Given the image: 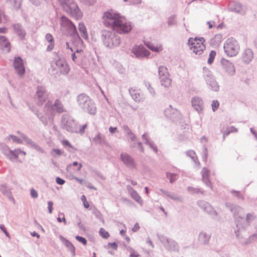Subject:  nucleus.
I'll list each match as a JSON object with an SVG mask.
<instances>
[{"mask_svg": "<svg viewBox=\"0 0 257 257\" xmlns=\"http://www.w3.org/2000/svg\"><path fill=\"white\" fill-rule=\"evenodd\" d=\"M25 72V68L24 66L23 60L20 57H17V74L22 77Z\"/></svg>", "mask_w": 257, "mask_h": 257, "instance_id": "2f4dec72", "label": "nucleus"}, {"mask_svg": "<svg viewBox=\"0 0 257 257\" xmlns=\"http://www.w3.org/2000/svg\"><path fill=\"white\" fill-rule=\"evenodd\" d=\"M121 161H133L131 157L125 153H122L121 154Z\"/></svg>", "mask_w": 257, "mask_h": 257, "instance_id": "6e6d98bb", "label": "nucleus"}, {"mask_svg": "<svg viewBox=\"0 0 257 257\" xmlns=\"http://www.w3.org/2000/svg\"><path fill=\"white\" fill-rule=\"evenodd\" d=\"M186 155L189 157L192 161H196L197 159V157L193 150H190L186 152Z\"/></svg>", "mask_w": 257, "mask_h": 257, "instance_id": "8fccbe9b", "label": "nucleus"}, {"mask_svg": "<svg viewBox=\"0 0 257 257\" xmlns=\"http://www.w3.org/2000/svg\"><path fill=\"white\" fill-rule=\"evenodd\" d=\"M49 95V92L45 87L39 85L37 87L36 91L34 95V100L38 105H42L48 99Z\"/></svg>", "mask_w": 257, "mask_h": 257, "instance_id": "ddd939ff", "label": "nucleus"}, {"mask_svg": "<svg viewBox=\"0 0 257 257\" xmlns=\"http://www.w3.org/2000/svg\"><path fill=\"white\" fill-rule=\"evenodd\" d=\"M208 156V151L207 148L204 146L203 147V151L202 154V159L204 160H206L207 159Z\"/></svg>", "mask_w": 257, "mask_h": 257, "instance_id": "0e129e2a", "label": "nucleus"}, {"mask_svg": "<svg viewBox=\"0 0 257 257\" xmlns=\"http://www.w3.org/2000/svg\"><path fill=\"white\" fill-rule=\"evenodd\" d=\"M221 64L224 71L230 76H233L235 73L234 65L232 62L224 58L221 60Z\"/></svg>", "mask_w": 257, "mask_h": 257, "instance_id": "412c9836", "label": "nucleus"}, {"mask_svg": "<svg viewBox=\"0 0 257 257\" xmlns=\"http://www.w3.org/2000/svg\"><path fill=\"white\" fill-rule=\"evenodd\" d=\"M253 58V53L250 48L245 49L242 52V60L245 64H249Z\"/></svg>", "mask_w": 257, "mask_h": 257, "instance_id": "393cba45", "label": "nucleus"}, {"mask_svg": "<svg viewBox=\"0 0 257 257\" xmlns=\"http://www.w3.org/2000/svg\"><path fill=\"white\" fill-rule=\"evenodd\" d=\"M146 87L148 88V90L149 91L150 93L152 95H154L155 94V91L154 89L151 87V85L150 83L148 82H144Z\"/></svg>", "mask_w": 257, "mask_h": 257, "instance_id": "4d7b16f0", "label": "nucleus"}, {"mask_svg": "<svg viewBox=\"0 0 257 257\" xmlns=\"http://www.w3.org/2000/svg\"><path fill=\"white\" fill-rule=\"evenodd\" d=\"M198 206L204 212L215 218L218 215V212L214 210L213 207L208 202L204 200H198L197 202Z\"/></svg>", "mask_w": 257, "mask_h": 257, "instance_id": "f3484780", "label": "nucleus"}, {"mask_svg": "<svg viewBox=\"0 0 257 257\" xmlns=\"http://www.w3.org/2000/svg\"><path fill=\"white\" fill-rule=\"evenodd\" d=\"M72 166L76 168L75 170L77 171H80L82 166V164L79 163L78 162H73Z\"/></svg>", "mask_w": 257, "mask_h": 257, "instance_id": "338daca9", "label": "nucleus"}, {"mask_svg": "<svg viewBox=\"0 0 257 257\" xmlns=\"http://www.w3.org/2000/svg\"><path fill=\"white\" fill-rule=\"evenodd\" d=\"M82 52L81 50H79L78 49H77L76 51L73 53L72 55V59L73 61H75L76 59L79 57L78 54Z\"/></svg>", "mask_w": 257, "mask_h": 257, "instance_id": "69168bd1", "label": "nucleus"}, {"mask_svg": "<svg viewBox=\"0 0 257 257\" xmlns=\"http://www.w3.org/2000/svg\"><path fill=\"white\" fill-rule=\"evenodd\" d=\"M24 142H25L27 145L37 151L43 152V149L37 143L28 138L25 135L17 132V143H23Z\"/></svg>", "mask_w": 257, "mask_h": 257, "instance_id": "dca6fc26", "label": "nucleus"}, {"mask_svg": "<svg viewBox=\"0 0 257 257\" xmlns=\"http://www.w3.org/2000/svg\"><path fill=\"white\" fill-rule=\"evenodd\" d=\"M203 77L210 89L214 91H218L219 89V85L215 80L212 73L208 69L204 70Z\"/></svg>", "mask_w": 257, "mask_h": 257, "instance_id": "4468645a", "label": "nucleus"}, {"mask_svg": "<svg viewBox=\"0 0 257 257\" xmlns=\"http://www.w3.org/2000/svg\"><path fill=\"white\" fill-rule=\"evenodd\" d=\"M60 143L67 151L70 152H74L76 150L67 140H61Z\"/></svg>", "mask_w": 257, "mask_h": 257, "instance_id": "58836bf2", "label": "nucleus"}, {"mask_svg": "<svg viewBox=\"0 0 257 257\" xmlns=\"http://www.w3.org/2000/svg\"><path fill=\"white\" fill-rule=\"evenodd\" d=\"M168 197L175 201L179 202H182L183 200V198L181 196H178L176 194L172 192H170Z\"/></svg>", "mask_w": 257, "mask_h": 257, "instance_id": "de8ad7c7", "label": "nucleus"}, {"mask_svg": "<svg viewBox=\"0 0 257 257\" xmlns=\"http://www.w3.org/2000/svg\"><path fill=\"white\" fill-rule=\"evenodd\" d=\"M192 106L199 113H201L204 108L202 99L198 97H194L191 100Z\"/></svg>", "mask_w": 257, "mask_h": 257, "instance_id": "5701e85b", "label": "nucleus"}, {"mask_svg": "<svg viewBox=\"0 0 257 257\" xmlns=\"http://www.w3.org/2000/svg\"><path fill=\"white\" fill-rule=\"evenodd\" d=\"M57 220L59 223L63 222L65 225L67 224V221L65 218L64 214L63 213L59 214V216L57 218Z\"/></svg>", "mask_w": 257, "mask_h": 257, "instance_id": "5fc2aeb1", "label": "nucleus"}, {"mask_svg": "<svg viewBox=\"0 0 257 257\" xmlns=\"http://www.w3.org/2000/svg\"><path fill=\"white\" fill-rule=\"evenodd\" d=\"M78 30L81 34V37L87 40L88 38L86 28L83 23H80L78 25Z\"/></svg>", "mask_w": 257, "mask_h": 257, "instance_id": "e433bc0d", "label": "nucleus"}, {"mask_svg": "<svg viewBox=\"0 0 257 257\" xmlns=\"http://www.w3.org/2000/svg\"><path fill=\"white\" fill-rule=\"evenodd\" d=\"M201 174L202 176V181L206 185V186L213 190L212 186L209 179L210 174V170L206 167H203Z\"/></svg>", "mask_w": 257, "mask_h": 257, "instance_id": "4be33fe9", "label": "nucleus"}, {"mask_svg": "<svg viewBox=\"0 0 257 257\" xmlns=\"http://www.w3.org/2000/svg\"><path fill=\"white\" fill-rule=\"evenodd\" d=\"M124 165L128 168L134 169L136 168V162H123Z\"/></svg>", "mask_w": 257, "mask_h": 257, "instance_id": "bf43d9fd", "label": "nucleus"}, {"mask_svg": "<svg viewBox=\"0 0 257 257\" xmlns=\"http://www.w3.org/2000/svg\"><path fill=\"white\" fill-rule=\"evenodd\" d=\"M158 73L159 77L169 76L170 75L167 68L164 66H160L159 67Z\"/></svg>", "mask_w": 257, "mask_h": 257, "instance_id": "a19ab883", "label": "nucleus"}, {"mask_svg": "<svg viewBox=\"0 0 257 257\" xmlns=\"http://www.w3.org/2000/svg\"><path fill=\"white\" fill-rule=\"evenodd\" d=\"M0 49L7 53H9L11 50L10 43L4 36H0Z\"/></svg>", "mask_w": 257, "mask_h": 257, "instance_id": "c85d7f7f", "label": "nucleus"}, {"mask_svg": "<svg viewBox=\"0 0 257 257\" xmlns=\"http://www.w3.org/2000/svg\"><path fill=\"white\" fill-rule=\"evenodd\" d=\"M124 132L127 136L131 135L133 132L127 125H123L122 126Z\"/></svg>", "mask_w": 257, "mask_h": 257, "instance_id": "680f3d73", "label": "nucleus"}, {"mask_svg": "<svg viewBox=\"0 0 257 257\" xmlns=\"http://www.w3.org/2000/svg\"><path fill=\"white\" fill-rule=\"evenodd\" d=\"M1 150L8 159L12 160L16 158V149L11 150L8 146L4 145L2 147Z\"/></svg>", "mask_w": 257, "mask_h": 257, "instance_id": "cd10ccee", "label": "nucleus"}, {"mask_svg": "<svg viewBox=\"0 0 257 257\" xmlns=\"http://www.w3.org/2000/svg\"><path fill=\"white\" fill-rule=\"evenodd\" d=\"M129 92L132 98L136 102H141L143 101L144 98L143 95L141 94L140 90L131 88L129 89Z\"/></svg>", "mask_w": 257, "mask_h": 257, "instance_id": "c756f323", "label": "nucleus"}, {"mask_svg": "<svg viewBox=\"0 0 257 257\" xmlns=\"http://www.w3.org/2000/svg\"><path fill=\"white\" fill-rule=\"evenodd\" d=\"M145 45L149 49L156 52H160L163 49L162 46H155L150 42L145 43Z\"/></svg>", "mask_w": 257, "mask_h": 257, "instance_id": "ea45409f", "label": "nucleus"}, {"mask_svg": "<svg viewBox=\"0 0 257 257\" xmlns=\"http://www.w3.org/2000/svg\"><path fill=\"white\" fill-rule=\"evenodd\" d=\"M61 126L62 129L70 133H78V125L77 122L68 114L62 116Z\"/></svg>", "mask_w": 257, "mask_h": 257, "instance_id": "0eeeda50", "label": "nucleus"}, {"mask_svg": "<svg viewBox=\"0 0 257 257\" xmlns=\"http://www.w3.org/2000/svg\"><path fill=\"white\" fill-rule=\"evenodd\" d=\"M75 239L81 243L82 244H83L84 245L87 244V241L86 239L83 236H79V235H77L75 236Z\"/></svg>", "mask_w": 257, "mask_h": 257, "instance_id": "864d4df0", "label": "nucleus"}, {"mask_svg": "<svg viewBox=\"0 0 257 257\" xmlns=\"http://www.w3.org/2000/svg\"><path fill=\"white\" fill-rule=\"evenodd\" d=\"M56 182L58 185H63L65 184V180L59 177H57L56 178Z\"/></svg>", "mask_w": 257, "mask_h": 257, "instance_id": "774afa93", "label": "nucleus"}, {"mask_svg": "<svg viewBox=\"0 0 257 257\" xmlns=\"http://www.w3.org/2000/svg\"><path fill=\"white\" fill-rule=\"evenodd\" d=\"M230 193L234 197L237 198L238 200H244V197L243 195L239 191L235 190H231L230 191Z\"/></svg>", "mask_w": 257, "mask_h": 257, "instance_id": "a18cd8bd", "label": "nucleus"}, {"mask_svg": "<svg viewBox=\"0 0 257 257\" xmlns=\"http://www.w3.org/2000/svg\"><path fill=\"white\" fill-rule=\"evenodd\" d=\"M93 141L96 144L108 146V143L105 141L104 135L98 133L93 139Z\"/></svg>", "mask_w": 257, "mask_h": 257, "instance_id": "7c9ffc66", "label": "nucleus"}, {"mask_svg": "<svg viewBox=\"0 0 257 257\" xmlns=\"http://www.w3.org/2000/svg\"><path fill=\"white\" fill-rule=\"evenodd\" d=\"M166 177L168 179H169L170 183L171 184L173 183L178 178V175L177 174L170 172H166Z\"/></svg>", "mask_w": 257, "mask_h": 257, "instance_id": "79ce46f5", "label": "nucleus"}, {"mask_svg": "<svg viewBox=\"0 0 257 257\" xmlns=\"http://www.w3.org/2000/svg\"><path fill=\"white\" fill-rule=\"evenodd\" d=\"M216 55V52L214 50H212L209 54V58L208 59L207 62L209 64H211L214 59L215 56Z\"/></svg>", "mask_w": 257, "mask_h": 257, "instance_id": "603ef678", "label": "nucleus"}, {"mask_svg": "<svg viewBox=\"0 0 257 257\" xmlns=\"http://www.w3.org/2000/svg\"><path fill=\"white\" fill-rule=\"evenodd\" d=\"M103 23L106 27H110L112 30H103L101 31V40L107 47L112 48L119 46L120 39L117 33L124 34L129 33L132 29L131 23L119 14L112 11L104 13Z\"/></svg>", "mask_w": 257, "mask_h": 257, "instance_id": "f257e3e1", "label": "nucleus"}, {"mask_svg": "<svg viewBox=\"0 0 257 257\" xmlns=\"http://www.w3.org/2000/svg\"><path fill=\"white\" fill-rule=\"evenodd\" d=\"M131 52L138 59L147 58L150 55V52L142 45L135 46Z\"/></svg>", "mask_w": 257, "mask_h": 257, "instance_id": "a211bd4d", "label": "nucleus"}, {"mask_svg": "<svg viewBox=\"0 0 257 257\" xmlns=\"http://www.w3.org/2000/svg\"><path fill=\"white\" fill-rule=\"evenodd\" d=\"M63 153L62 151L58 149H53L50 152L51 155L55 158L62 156Z\"/></svg>", "mask_w": 257, "mask_h": 257, "instance_id": "49530a36", "label": "nucleus"}, {"mask_svg": "<svg viewBox=\"0 0 257 257\" xmlns=\"http://www.w3.org/2000/svg\"><path fill=\"white\" fill-rule=\"evenodd\" d=\"M164 115L168 118L175 120L180 118V113L177 109L173 108L172 105H169L164 110Z\"/></svg>", "mask_w": 257, "mask_h": 257, "instance_id": "aec40b11", "label": "nucleus"}, {"mask_svg": "<svg viewBox=\"0 0 257 257\" xmlns=\"http://www.w3.org/2000/svg\"><path fill=\"white\" fill-rule=\"evenodd\" d=\"M30 195L32 198L36 199L38 197L37 191L34 188H31L30 190Z\"/></svg>", "mask_w": 257, "mask_h": 257, "instance_id": "052dcab7", "label": "nucleus"}, {"mask_svg": "<svg viewBox=\"0 0 257 257\" xmlns=\"http://www.w3.org/2000/svg\"><path fill=\"white\" fill-rule=\"evenodd\" d=\"M100 236L103 239H107L109 236V233L105 230L103 228H100L99 230Z\"/></svg>", "mask_w": 257, "mask_h": 257, "instance_id": "09e8293b", "label": "nucleus"}, {"mask_svg": "<svg viewBox=\"0 0 257 257\" xmlns=\"http://www.w3.org/2000/svg\"><path fill=\"white\" fill-rule=\"evenodd\" d=\"M49 104H46L43 113H39L37 110H33L45 126H51L53 124L54 113L49 110Z\"/></svg>", "mask_w": 257, "mask_h": 257, "instance_id": "6e6552de", "label": "nucleus"}, {"mask_svg": "<svg viewBox=\"0 0 257 257\" xmlns=\"http://www.w3.org/2000/svg\"><path fill=\"white\" fill-rule=\"evenodd\" d=\"M142 139L145 141V144L148 145L154 152H158V149L156 145L152 141H151L147 136L146 133L143 134L142 136Z\"/></svg>", "mask_w": 257, "mask_h": 257, "instance_id": "473e14b6", "label": "nucleus"}, {"mask_svg": "<svg viewBox=\"0 0 257 257\" xmlns=\"http://www.w3.org/2000/svg\"><path fill=\"white\" fill-rule=\"evenodd\" d=\"M59 2L64 11L71 17L77 20L82 18V13L74 0H59Z\"/></svg>", "mask_w": 257, "mask_h": 257, "instance_id": "f03ea898", "label": "nucleus"}, {"mask_svg": "<svg viewBox=\"0 0 257 257\" xmlns=\"http://www.w3.org/2000/svg\"><path fill=\"white\" fill-rule=\"evenodd\" d=\"M45 39L49 44L47 46V51H51L54 47V39L51 34H47L45 36Z\"/></svg>", "mask_w": 257, "mask_h": 257, "instance_id": "c9c22d12", "label": "nucleus"}, {"mask_svg": "<svg viewBox=\"0 0 257 257\" xmlns=\"http://www.w3.org/2000/svg\"><path fill=\"white\" fill-rule=\"evenodd\" d=\"M219 106V103L218 100H213L212 102L211 106L212 110L215 112Z\"/></svg>", "mask_w": 257, "mask_h": 257, "instance_id": "13d9d810", "label": "nucleus"}, {"mask_svg": "<svg viewBox=\"0 0 257 257\" xmlns=\"http://www.w3.org/2000/svg\"><path fill=\"white\" fill-rule=\"evenodd\" d=\"M225 53L230 57L236 56L240 49L238 42L233 38H228L224 44Z\"/></svg>", "mask_w": 257, "mask_h": 257, "instance_id": "9d476101", "label": "nucleus"}, {"mask_svg": "<svg viewBox=\"0 0 257 257\" xmlns=\"http://www.w3.org/2000/svg\"><path fill=\"white\" fill-rule=\"evenodd\" d=\"M24 142H25L27 145L37 151L43 152V149L37 143L28 138L25 135L17 132V143H23Z\"/></svg>", "mask_w": 257, "mask_h": 257, "instance_id": "2eb2a0df", "label": "nucleus"}, {"mask_svg": "<svg viewBox=\"0 0 257 257\" xmlns=\"http://www.w3.org/2000/svg\"><path fill=\"white\" fill-rule=\"evenodd\" d=\"M222 35L220 34L215 35L213 38L210 40V45L213 46H217L221 42Z\"/></svg>", "mask_w": 257, "mask_h": 257, "instance_id": "4c0bfd02", "label": "nucleus"}, {"mask_svg": "<svg viewBox=\"0 0 257 257\" xmlns=\"http://www.w3.org/2000/svg\"><path fill=\"white\" fill-rule=\"evenodd\" d=\"M175 19H176L175 15H172V16H170L168 18V22H167L168 25L170 27V26L176 25V22Z\"/></svg>", "mask_w": 257, "mask_h": 257, "instance_id": "3c124183", "label": "nucleus"}, {"mask_svg": "<svg viewBox=\"0 0 257 257\" xmlns=\"http://www.w3.org/2000/svg\"><path fill=\"white\" fill-rule=\"evenodd\" d=\"M60 25L62 27L65 29L68 34L78 43H81L82 40L79 36L75 25L65 16H62L60 18Z\"/></svg>", "mask_w": 257, "mask_h": 257, "instance_id": "39448f33", "label": "nucleus"}, {"mask_svg": "<svg viewBox=\"0 0 257 257\" xmlns=\"http://www.w3.org/2000/svg\"><path fill=\"white\" fill-rule=\"evenodd\" d=\"M205 39L201 37L197 38H190L188 41V44L190 46V48L194 54L198 55H201L205 49V46L204 44Z\"/></svg>", "mask_w": 257, "mask_h": 257, "instance_id": "1a4fd4ad", "label": "nucleus"}, {"mask_svg": "<svg viewBox=\"0 0 257 257\" xmlns=\"http://www.w3.org/2000/svg\"><path fill=\"white\" fill-rule=\"evenodd\" d=\"M128 249L130 250V257H139V254L136 252L135 250L131 247H128Z\"/></svg>", "mask_w": 257, "mask_h": 257, "instance_id": "e2e57ef3", "label": "nucleus"}, {"mask_svg": "<svg viewBox=\"0 0 257 257\" xmlns=\"http://www.w3.org/2000/svg\"><path fill=\"white\" fill-rule=\"evenodd\" d=\"M60 240L63 242L67 249L71 252L72 256L74 257L76 255L75 247L73 244L68 239L65 238L62 235L59 236Z\"/></svg>", "mask_w": 257, "mask_h": 257, "instance_id": "bb28decb", "label": "nucleus"}, {"mask_svg": "<svg viewBox=\"0 0 257 257\" xmlns=\"http://www.w3.org/2000/svg\"><path fill=\"white\" fill-rule=\"evenodd\" d=\"M77 101L79 107L84 111L90 114H95L96 111L94 102L90 98L84 93L77 96Z\"/></svg>", "mask_w": 257, "mask_h": 257, "instance_id": "20e7f679", "label": "nucleus"}, {"mask_svg": "<svg viewBox=\"0 0 257 257\" xmlns=\"http://www.w3.org/2000/svg\"><path fill=\"white\" fill-rule=\"evenodd\" d=\"M128 191L132 198L140 205H143V201L138 192L131 187L128 189Z\"/></svg>", "mask_w": 257, "mask_h": 257, "instance_id": "72a5a7b5", "label": "nucleus"}, {"mask_svg": "<svg viewBox=\"0 0 257 257\" xmlns=\"http://www.w3.org/2000/svg\"><path fill=\"white\" fill-rule=\"evenodd\" d=\"M49 70L53 74L66 75L69 73L70 68L64 58L59 57L50 62Z\"/></svg>", "mask_w": 257, "mask_h": 257, "instance_id": "7ed1b4c3", "label": "nucleus"}, {"mask_svg": "<svg viewBox=\"0 0 257 257\" xmlns=\"http://www.w3.org/2000/svg\"><path fill=\"white\" fill-rule=\"evenodd\" d=\"M228 10L230 12L243 14L244 11L242 5L238 2H231L229 3Z\"/></svg>", "mask_w": 257, "mask_h": 257, "instance_id": "b1692460", "label": "nucleus"}, {"mask_svg": "<svg viewBox=\"0 0 257 257\" xmlns=\"http://www.w3.org/2000/svg\"><path fill=\"white\" fill-rule=\"evenodd\" d=\"M46 104H49V110L53 113L54 112L61 113L66 111L63 104L59 99H56L53 104L50 101H48Z\"/></svg>", "mask_w": 257, "mask_h": 257, "instance_id": "6ab92c4d", "label": "nucleus"}, {"mask_svg": "<svg viewBox=\"0 0 257 257\" xmlns=\"http://www.w3.org/2000/svg\"><path fill=\"white\" fill-rule=\"evenodd\" d=\"M256 216L254 213H247L245 219L244 217L240 221V225L237 227V229L234 230V233L235 234L237 239L241 238L240 236V232L244 231L249 226L251 221L255 218Z\"/></svg>", "mask_w": 257, "mask_h": 257, "instance_id": "f8f14e48", "label": "nucleus"}, {"mask_svg": "<svg viewBox=\"0 0 257 257\" xmlns=\"http://www.w3.org/2000/svg\"><path fill=\"white\" fill-rule=\"evenodd\" d=\"M225 206L232 213L236 229H237V227L240 225V221L244 217V209L242 207L230 202H226L225 203Z\"/></svg>", "mask_w": 257, "mask_h": 257, "instance_id": "423d86ee", "label": "nucleus"}, {"mask_svg": "<svg viewBox=\"0 0 257 257\" xmlns=\"http://www.w3.org/2000/svg\"><path fill=\"white\" fill-rule=\"evenodd\" d=\"M211 237V234L202 231L199 233L198 240L201 245H208Z\"/></svg>", "mask_w": 257, "mask_h": 257, "instance_id": "a878e982", "label": "nucleus"}, {"mask_svg": "<svg viewBox=\"0 0 257 257\" xmlns=\"http://www.w3.org/2000/svg\"><path fill=\"white\" fill-rule=\"evenodd\" d=\"M187 191L191 194H196L201 193L204 194V191L202 190L200 188H194L191 186L187 187Z\"/></svg>", "mask_w": 257, "mask_h": 257, "instance_id": "c03bdc74", "label": "nucleus"}, {"mask_svg": "<svg viewBox=\"0 0 257 257\" xmlns=\"http://www.w3.org/2000/svg\"><path fill=\"white\" fill-rule=\"evenodd\" d=\"M162 86L165 88H169L171 86L172 80L170 78V75L166 76L159 77Z\"/></svg>", "mask_w": 257, "mask_h": 257, "instance_id": "f704fd0d", "label": "nucleus"}, {"mask_svg": "<svg viewBox=\"0 0 257 257\" xmlns=\"http://www.w3.org/2000/svg\"><path fill=\"white\" fill-rule=\"evenodd\" d=\"M26 34V32L22 26L17 24V36L19 37V38L21 40L24 39Z\"/></svg>", "mask_w": 257, "mask_h": 257, "instance_id": "37998d69", "label": "nucleus"}, {"mask_svg": "<svg viewBox=\"0 0 257 257\" xmlns=\"http://www.w3.org/2000/svg\"><path fill=\"white\" fill-rule=\"evenodd\" d=\"M158 237L167 250L170 251H179V246L175 240L168 238L164 235H158Z\"/></svg>", "mask_w": 257, "mask_h": 257, "instance_id": "9b49d317", "label": "nucleus"}]
</instances>
